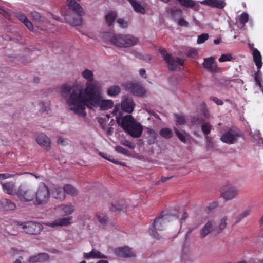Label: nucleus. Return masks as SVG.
<instances>
[{"label":"nucleus","instance_id":"f257e3e1","mask_svg":"<svg viewBox=\"0 0 263 263\" xmlns=\"http://www.w3.org/2000/svg\"><path fill=\"white\" fill-rule=\"evenodd\" d=\"M69 106L73 105L70 109L72 110L76 115L85 117L86 116L85 111L86 106H88L91 101L89 96L87 95L84 90L81 89H74L69 95L66 100Z\"/></svg>","mask_w":263,"mask_h":263},{"label":"nucleus","instance_id":"f03ea898","mask_svg":"<svg viewBox=\"0 0 263 263\" xmlns=\"http://www.w3.org/2000/svg\"><path fill=\"white\" fill-rule=\"evenodd\" d=\"M84 91L89 96L90 102L88 108L92 109L93 107L100 106L102 110H108L114 106V102L111 100H102V95L100 88H97L94 85L89 84Z\"/></svg>","mask_w":263,"mask_h":263},{"label":"nucleus","instance_id":"7ed1b4c3","mask_svg":"<svg viewBox=\"0 0 263 263\" xmlns=\"http://www.w3.org/2000/svg\"><path fill=\"white\" fill-rule=\"evenodd\" d=\"M117 122L120 124L122 128L134 138L141 136L143 128L142 126L135 121L134 117L130 115H126L123 118H117Z\"/></svg>","mask_w":263,"mask_h":263},{"label":"nucleus","instance_id":"20e7f679","mask_svg":"<svg viewBox=\"0 0 263 263\" xmlns=\"http://www.w3.org/2000/svg\"><path fill=\"white\" fill-rule=\"evenodd\" d=\"M66 1L69 8L77 14V16L72 18L70 16L67 15L65 16V20L71 26L80 25L82 23V16L84 14L83 8L75 0H66Z\"/></svg>","mask_w":263,"mask_h":263},{"label":"nucleus","instance_id":"39448f33","mask_svg":"<svg viewBox=\"0 0 263 263\" xmlns=\"http://www.w3.org/2000/svg\"><path fill=\"white\" fill-rule=\"evenodd\" d=\"M169 216L161 214L153 220L149 229V234L154 238L159 239V235L156 231H162L166 223L169 221Z\"/></svg>","mask_w":263,"mask_h":263},{"label":"nucleus","instance_id":"423d86ee","mask_svg":"<svg viewBox=\"0 0 263 263\" xmlns=\"http://www.w3.org/2000/svg\"><path fill=\"white\" fill-rule=\"evenodd\" d=\"M112 44L119 47H128L135 45L138 39L131 35L116 34L110 39Z\"/></svg>","mask_w":263,"mask_h":263},{"label":"nucleus","instance_id":"0eeeda50","mask_svg":"<svg viewBox=\"0 0 263 263\" xmlns=\"http://www.w3.org/2000/svg\"><path fill=\"white\" fill-rule=\"evenodd\" d=\"M15 193L20 200L23 202H30L35 198V192L26 184H21Z\"/></svg>","mask_w":263,"mask_h":263},{"label":"nucleus","instance_id":"6e6552de","mask_svg":"<svg viewBox=\"0 0 263 263\" xmlns=\"http://www.w3.org/2000/svg\"><path fill=\"white\" fill-rule=\"evenodd\" d=\"M159 52L163 57L164 60L168 65V68L171 71L175 70L177 68L176 64L182 66L184 64V60L177 57L174 58L171 54L167 52L166 49L163 48H159Z\"/></svg>","mask_w":263,"mask_h":263},{"label":"nucleus","instance_id":"1a4fd4ad","mask_svg":"<svg viewBox=\"0 0 263 263\" xmlns=\"http://www.w3.org/2000/svg\"><path fill=\"white\" fill-rule=\"evenodd\" d=\"M50 193L48 186L44 183H41L36 192L35 198L37 204H43L47 203L50 198Z\"/></svg>","mask_w":263,"mask_h":263},{"label":"nucleus","instance_id":"9d476101","mask_svg":"<svg viewBox=\"0 0 263 263\" xmlns=\"http://www.w3.org/2000/svg\"><path fill=\"white\" fill-rule=\"evenodd\" d=\"M240 136L238 129L230 128L221 136L220 140L224 143L231 144L234 143Z\"/></svg>","mask_w":263,"mask_h":263},{"label":"nucleus","instance_id":"9b49d317","mask_svg":"<svg viewBox=\"0 0 263 263\" xmlns=\"http://www.w3.org/2000/svg\"><path fill=\"white\" fill-rule=\"evenodd\" d=\"M21 225L23 226L24 232L31 235L39 234L43 228L41 224L33 221H27L24 223H21Z\"/></svg>","mask_w":263,"mask_h":263},{"label":"nucleus","instance_id":"f8f14e48","mask_svg":"<svg viewBox=\"0 0 263 263\" xmlns=\"http://www.w3.org/2000/svg\"><path fill=\"white\" fill-rule=\"evenodd\" d=\"M124 88L137 96H143L145 93L144 89L139 84L128 82L123 85Z\"/></svg>","mask_w":263,"mask_h":263},{"label":"nucleus","instance_id":"ddd939ff","mask_svg":"<svg viewBox=\"0 0 263 263\" xmlns=\"http://www.w3.org/2000/svg\"><path fill=\"white\" fill-rule=\"evenodd\" d=\"M202 66L204 69L212 73L218 72L219 69L214 58L212 56L204 58Z\"/></svg>","mask_w":263,"mask_h":263},{"label":"nucleus","instance_id":"4468645a","mask_svg":"<svg viewBox=\"0 0 263 263\" xmlns=\"http://www.w3.org/2000/svg\"><path fill=\"white\" fill-rule=\"evenodd\" d=\"M215 225L216 222L214 220L208 221L200 231V238H203L205 237L212 231L216 232Z\"/></svg>","mask_w":263,"mask_h":263},{"label":"nucleus","instance_id":"2eb2a0df","mask_svg":"<svg viewBox=\"0 0 263 263\" xmlns=\"http://www.w3.org/2000/svg\"><path fill=\"white\" fill-rule=\"evenodd\" d=\"M238 190L234 186H229L221 191V196L226 200H231L236 197Z\"/></svg>","mask_w":263,"mask_h":263},{"label":"nucleus","instance_id":"dca6fc26","mask_svg":"<svg viewBox=\"0 0 263 263\" xmlns=\"http://www.w3.org/2000/svg\"><path fill=\"white\" fill-rule=\"evenodd\" d=\"M114 252L118 256L122 257H131L135 256L132 249L127 246L117 248L115 249Z\"/></svg>","mask_w":263,"mask_h":263},{"label":"nucleus","instance_id":"f3484780","mask_svg":"<svg viewBox=\"0 0 263 263\" xmlns=\"http://www.w3.org/2000/svg\"><path fill=\"white\" fill-rule=\"evenodd\" d=\"M135 107V103L133 99L124 98L121 102V108L123 110L128 113H132Z\"/></svg>","mask_w":263,"mask_h":263},{"label":"nucleus","instance_id":"a211bd4d","mask_svg":"<svg viewBox=\"0 0 263 263\" xmlns=\"http://www.w3.org/2000/svg\"><path fill=\"white\" fill-rule=\"evenodd\" d=\"M52 197L60 201H63L65 198L64 187L54 186L51 190L50 193Z\"/></svg>","mask_w":263,"mask_h":263},{"label":"nucleus","instance_id":"6ab92c4d","mask_svg":"<svg viewBox=\"0 0 263 263\" xmlns=\"http://www.w3.org/2000/svg\"><path fill=\"white\" fill-rule=\"evenodd\" d=\"M82 76L84 79L87 80L85 88H87L89 84H93L97 88H100L98 82L93 79V73L92 71L86 69L82 72Z\"/></svg>","mask_w":263,"mask_h":263},{"label":"nucleus","instance_id":"aec40b11","mask_svg":"<svg viewBox=\"0 0 263 263\" xmlns=\"http://www.w3.org/2000/svg\"><path fill=\"white\" fill-rule=\"evenodd\" d=\"M36 142L40 146L44 147L47 150L50 148V140L44 134L38 135L36 138Z\"/></svg>","mask_w":263,"mask_h":263},{"label":"nucleus","instance_id":"412c9836","mask_svg":"<svg viewBox=\"0 0 263 263\" xmlns=\"http://www.w3.org/2000/svg\"><path fill=\"white\" fill-rule=\"evenodd\" d=\"M0 208L6 211L14 210L16 209V204L11 200L4 198L0 201Z\"/></svg>","mask_w":263,"mask_h":263},{"label":"nucleus","instance_id":"4be33fe9","mask_svg":"<svg viewBox=\"0 0 263 263\" xmlns=\"http://www.w3.org/2000/svg\"><path fill=\"white\" fill-rule=\"evenodd\" d=\"M71 219V217L59 218L52 222L47 223V225L52 228L58 226H66L70 224Z\"/></svg>","mask_w":263,"mask_h":263},{"label":"nucleus","instance_id":"5701e85b","mask_svg":"<svg viewBox=\"0 0 263 263\" xmlns=\"http://www.w3.org/2000/svg\"><path fill=\"white\" fill-rule=\"evenodd\" d=\"M201 3L213 8H217L218 9H222L224 7V4L221 0H204L202 1Z\"/></svg>","mask_w":263,"mask_h":263},{"label":"nucleus","instance_id":"b1692460","mask_svg":"<svg viewBox=\"0 0 263 263\" xmlns=\"http://www.w3.org/2000/svg\"><path fill=\"white\" fill-rule=\"evenodd\" d=\"M84 257L86 259L89 258H107V256L102 254L96 249H92L89 253H84Z\"/></svg>","mask_w":263,"mask_h":263},{"label":"nucleus","instance_id":"393cba45","mask_svg":"<svg viewBox=\"0 0 263 263\" xmlns=\"http://www.w3.org/2000/svg\"><path fill=\"white\" fill-rule=\"evenodd\" d=\"M253 61L255 62L257 69H260L262 67V57L260 51L256 48L253 50Z\"/></svg>","mask_w":263,"mask_h":263},{"label":"nucleus","instance_id":"a878e982","mask_svg":"<svg viewBox=\"0 0 263 263\" xmlns=\"http://www.w3.org/2000/svg\"><path fill=\"white\" fill-rule=\"evenodd\" d=\"M132 6L133 9L137 13L144 14L145 13V8L136 0H128Z\"/></svg>","mask_w":263,"mask_h":263},{"label":"nucleus","instance_id":"bb28decb","mask_svg":"<svg viewBox=\"0 0 263 263\" xmlns=\"http://www.w3.org/2000/svg\"><path fill=\"white\" fill-rule=\"evenodd\" d=\"M126 209L127 206L125 204V201L123 199L120 200L117 204H112L110 208V211L112 212L125 211Z\"/></svg>","mask_w":263,"mask_h":263},{"label":"nucleus","instance_id":"cd10ccee","mask_svg":"<svg viewBox=\"0 0 263 263\" xmlns=\"http://www.w3.org/2000/svg\"><path fill=\"white\" fill-rule=\"evenodd\" d=\"M49 258V255L46 253H39L37 255L33 256L30 257L29 261L30 262H42L47 260Z\"/></svg>","mask_w":263,"mask_h":263},{"label":"nucleus","instance_id":"c85d7f7f","mask_svg":"<svg viewBox=\"0 0 263 263\" xmlns=\"http://www.w3.org/2000/svg\"><path fill=\"white\" fill-rule=\"evenodd\" d=\"M15 188V184L12 182H8L2 183V189L3 191L9 195L14 194V190Z\"/></svg>","mask_w":263,"mask_h":263},{"label":"nucleus","instance_id":"c756f323","mask_svg":"<svg viewBox=\"0 0 263 263\" xmlns=\"http://www.w3.org/2000/svg\"><path fill=\"white\" fill-rule=\"evenodd\" d=\"M117 17V13L115 11H110L105 16V21L107 25L109 27L112 25L114 21Z\"/></svg>","mask_w":263,"mask_h":263},{"label":"nucleus","instance_id":"7c9ffc66","mask_svg":"<svg viewBox=\"0 0 263 263\" xmlns=\"http://www.w3.org/2000/svg\"><path fill=\"white\" fill-rule=\"evenodd\" d=\"M228 218L226 216H223L220 220V222L218 226L215 225V230L216 233H220L226 228L227 225Z\"/></svg>","mask_w":263,"mask_h":263},{"label":"nucleus","instance_id":"2f4dec72","mask_svg":"<svg viewBox=\"0 0 263 263\" xmlns=\"http://www.w3.org/2000/svg\"><path fill=\"white\" fill-rule=\"evenodd\" d=\"M63 187L65 194L67 193L72 196H76L78 194V190L70 184H65Z\"/></svg>","mask_w":263,"mask_h":263},{"label":"nucleus","instance_id":"473e14b6","mask_svg":"<svg viewBox=\"0 0 263 263\" xmlns=\"http://www.w3.org/2000/svg\"><path fill=\"white\" fill-rule=\"evenodd\" d=\"M121 92V88L119 86L113 85L107 90V95L110 97H115L119 95Z\"/></svg>","mask_w":263,"mask_h":263},{"label":"nucleus","instance_id":"72a5a7b5","mask_svg":"<svg viewBox=\"0 0 263 263\" xmlns=\"http://www.w3.org/2000/svg\"><path fill=\"white\" fill-rule=\"evenodd\" d=\"M252 211L251 207H248L236 217L235 223H239L242 219L248 216Z\"/></svg>","mask_w":263,"mask_h":263},{"label":"nucleus","instance_id":"f704fd0d","mask_svg":"<svg viewBox=\"0 0 263 263\" xmlns=\"http://www.w3.org/2000/svg\"><path fill=\"white\" fill-rule=\"evenodd\" d=\"M171 15L175 21L178 20L182 16V12L181 9L176 7L172 8L170 10Z\"/></svg>","mask_w":263,"mask_h":263},{"label":"nucleus","instance_id":"c9c22d12","mask_svg":"<svg viewBox=\"0 0 263 263\" xmlns=\"http://www.w3.org/2000/svg\"><path fill=\"white\" fill-rule=\"evenodd\" d=\"M160 135L165 139H170L172 136V132L169 128H163L159 132Z\"/></svg>","mask_w":263,"mask_h":263},{"label":"nucleus","instance_id":"e433bc0d","mask_svg":"<svg viewBox=\"0 0 263 263\" xmlns=\"http://www.w3.org/2000/svg\"><path fill=\"white\" fill-rule=\"evenodd\" d=\"M61 208L64 215H70L74 210V206L71 204L62 205Z\"/></svg>","mask_w":263,"mask_h":263},{"label":"nucleus","instance_id":"4c0bfd02","mask_svg":"<svg viewBox=\"0 0 263 263\" xmlns=\"http://www.w3.org/2000/svg\"><path fill=\"white\" fill-rule=\"evenodd\" d=\"M71 91V86L68 85H64L61 88V96L63 97L67 98Z\"/></svg>","mask_w":263,"mask_h":263},{"label":"nucleus","instance_id":"58836bf2","mask_svg":"<svg viewBox=\"0 0 263 263\" xmlns=\"http://www.w3.org/2000/svg\"><path fill=\"white\" fill-rule=\"evenodd\" d=\"M205 122L204 118L199 117H193L191 119L192 124L195 125H202Z\"/></svg>","mask_w":263,"mask_h":263},{"label":"nucleus","instance_id":"ea45409f","mask_svg":"<svg viewBox=\"0 0 263 263\" xmlns=\"http://www.w3.org/2000/svg\"><path fill=\"white\" fill-rule=\"evenodd\" d=\"M100 155L104 158L107 159V160L114 163L115 164L124 165V164L121 162H120L118 160L114 159L112 156H106L105 154L102 152L99 153Z\"/></svg>","mask_w":263,"mask_h":263},{"label":"nucleus","instance_id":"a19ab883","mask_svg":"<svg viewBox=\"0 0 263 263\" xmlns=\"http://www.w3.org/2000/svg\"><path fill=\"white\" fill-rule=\"evenodd\" d=\"M212 128V125L209 122H205L201 125V130L202 133L205 135H208L210 134Z\"/></svg>","mask_w":263,"mask_h":263},{"label":"nucleus","instance_id":"79ce46f5","mask_svg":"<svg viewBox=\"0 0 263 263\" xmlns=\"http://www.w3.org/2000/svg\"><path fill=\"white\" fill-rule=\"evenodd\" d=\"M96 216L98 219L99 222L102 225H105L108 221V217L106 215L102 213L97 214Z\"/></svg>","mask_w":263,"mask_h":263},{"label":"nucleus","instance_id":"37998d69","mask_svg":"<svg viewBox=\"0 0 263 263\" xmlns=\"http://www.w3.org/2000/svg\"><path fill=\"white\" fill-rule=\"evenodd\" d=\"M13 14L16 18H17L23 23H24L25 21H26V20L28 19L27 16L21 11H15L14 12Z\"/></svg>","mask_w":263,"mask_h":263},{"label":"nucleus","instance_id":"c03bdc74","mask_svg":"<svg viewBox=\"0 0 263 263\" xmlns=\"http://www.w3.org/2000/svg\"><path fill=\"white\" fill-rule=\"evenodd\" d=\"M233 57L231 54H222L219 58L218 61L220 62H224L231 61Z\"/></svg>","mask_w":263,"mask_h":263},{"label":"nucleus","instance_id":"a18cd8bd","mask_svg":"<svg viewBox=\"0 0 263 263\" xmlns=\"http://www.w3.org/2000/svg\"><path fill=\"white\" fill-rule=\"evenodd\" d=\"M254 80L257 85L261 86V77L259 69L255 73Z\"/></svg>","mask_w":263,"mask_h":263},{"label":"nucleus","instance_id":"49530a36","mask_svg":"<svg viewBox=\"0 0 263 263\" xmlns=\"http://www.w3.org/2000/svg\"><path fill=\"white\" fill-rule=\"evenodd\" d=\"M209 38L208 33H202L198 36L197 43L199 44L204 43Z\"/></svg>","mask_w":263,"mask_h":263},{"label":"nucleus","instance_id":"de8ad7c7","mask_svg":"<svg viewBox=\"0 0 263 263\" xmlns=\"http://www.w3.org/2000/svg\"><path fill=\"white\" fill-rule=\"evenodd\" d=\"M186 55L190 58H196L198 57V51L195 49L191 48L187 51Z\"/></svg>","mask_w":263,"mask_h":263},{"label":"nucleus","instance_id":"09e8293b","mask_svg":"<svg viewBox=\"0 0 263 263\" xmlns=\"http://www.w3.org/2000/svg\"><path fill=\"white\" fill-rule=\"evenodd\" d=\"M31 17L36 22H40L42 21V17L40 13L35 11H32L30 13Z\"/></svg>","mask_w":263,"mask_h":263},{"label":"nucleus","instance_id":"8fccbe9b","mask_svg":"<svg viewBox=\"0 0 263 263\" xmlns=\"http://www.w3.org/2000/svg\"><path fill=\"white\" fill-rule=\"evenodd\" d=\"M174 131H175L176 135H177L178 138L180 139V140L181 141H182V142L185 143L186 142V138H185L184 135L182 133H181L178 130V129L176 128H174Z\"/></svg>","mask_w":263,"mask_h":263},{"label":"nucleus","instance_id":"3c124183","mask_svg":"<svg viewBox=\"0 0 263 263\" xmlns=\"http://www.w3.org/2000/svg\"><path fill=\"white\" fill-rule=\"evenodd\" d=\"M249 20V15L246 13H242L240 16L239 21L241 24H245Z\"/></svg>","mask_w":263,"mask_h":263},{"label":"nucleus","instance_id":"603ef678","mask_svg":"<svg viewBox=\"0 0 263 263\" xmlns=\"http://www.w3.org/2000/svg\"><path fill=\"white\" fill-rule=\"evenodd\" d=\"M149 132L152 135V138L151 139H148V143L149 144H152L155 142L157 138V135L155 131L153 129H149Z\"/></svg>","mask_w":263,"mask_h":263},{"label":"nucleus","instance_id":"864d4df0","mask_svg":"<svg viewBox=\"0 0 263 263\" xmlns=\"http://www.w3.org/2000/svg\"><path fill=\"white\" fill-rule=\"evenodd\" d=\"M115 149L117 152H118L119 153L123 154L125 155H127L128 154V151L124 147L121 146H117L115 147Z\"/></svg>","mask_w":263,"mask_h":263},{"label":"nucleus","instance_id":"5fc2aeb1","mask_svg":"<svg viewBox=\"0 0 263 263\" xmlns=\"http://www.w3.org/2000/svg\"><path fill=\"white\" fill-rule=\"evenodd\" d=\"M21 174V173H17L16 174H10L9 173H3V174H0V177H1L2 180H4L6 179L13 177L16 175H19Z\"/></svg>","mask_w":263,"mask_h":263},{"label":"nucleus","instance_id":"6e6d98bb","mask_svg":"<svg viewBox=\"0 0 263 263\" xmlns=\"http://www.w3.org/2000/svg\"><path fill=\"white\" fill-rule=\"evenodd\" d=\"M176 122L177 124L180 125H184L186 123V120L183 116H181L179 115L176 116Z\"/></svg>","mask_w":263,"mask_h":263},{"label":"nucleus","instance_id":"4d7b16f0","mask_svg":"<svg viewBox=\"0 0 263 263\" xmlns=\"http://www.w3.org/2000/svg\"><path fill=\"white\" fill-rule=\"evenodd\" d=\"M117 22L119 23L120 26L122 28H126L128 26L127 22L123 18H119L117 20Z\"/></svg>","mask_w":263,"mask_h":263},{"label":"nucleus","instance_id":"13d9d810","mask_svg":"<svg viewBox=\"0 0 263 263\" xmlns=\"http://www.w3.org/2000/svg\"><path fill=\"white\" fill-rule=\"evenodd\" d=\"M23 23L25 24V25L28 28V29L29 30H30V31L33 30V25L32 24V23L30 20L27 19L26 20V21H25Z\"/></svg>","mask_w":263,"mask_h":263},{"label":"nucleus","instance_id":"bf43d9fd","mask_svg":"<svg viewBox=\"0 0 263 263\" xmlns=\"http://www.w3.org/2000/svg\"><path fill=\"white\" fill-rule=\"evenodd\" d=\"M178 21V23L180 26L188 27L189 25L188 22L183 18H179Z\"/></svg>","mask_w":263,"mask_h":263},{"label":"nucleus","instance_id":"052dcab7","mask_svg":"<svg viewBox=\"0 0 263 263\" xmlns=\"http://www.w3.org/2000/svg\"><path fill=\"white\" fill-rule=\"evenodd\" d=\"M210 99L218 105H222L223 104V102L221 100L216 97H211Z\"/></svg>","mask_w":263,"mask_h":263},{"label":"nucleus","instance_id":"680f3d73","mask_svg":"<svg viewBox=\"0 0 263 263\" xmlns=\"http://www.w3.org/2000/svg\"><path fill=\"white\" fill-rule=\"evenodd\" d=\"M0 13L2 15H3L5 17H6V18H7L8 19H9V18L10 17V14H9L8 11H7L6 10H5V9H4L3 8L0 11Z\"/></svg>","mask_w":263,"mask_h":263},{"label":"nucleus","instance_id":"e2e57ef3","mask_svg":"<svg viewBox=\"0 0 263 263\" xmlns=\"http://www.w3.org/2000/svg\"><path fill=\"white\" fill-rule=\"evenodd\" d=\"M218 206V203L217 202H213L211 203L208 207V210L210 211L214 209H215L216 207Z\"/></svg>","mask_w":263,"mask_h":263},{"label":"nucleus","instance_id":"0e129e2a","mask_svg":"<svg viewBox=\"0 0 263 263\" xmlns=\"http://www.w3.org/2000/svg\"><path fill=\"white\" fill-rule=\"evenodd\" d=\"M42 105L43 106V108H42V111H47L49 108V104L47 103H42Z\"/></svg>","mask_w":263,"mask_h":263},{"label":"nucleus","instance_id":"69168bd1","mask_svg":"<svg viewBox=\"0 0 263 263\" xmlns=\"http://www.w3.org/2000/svg\"><path fill=\"white\" fill-rule=\"evenodd\" d=\"M65 142V141L64 139L62 137H61L60 136L58 137L57 142L58 144L64 145Z\"/></svg>","mask_w":263,"mask_h":263},{"label":"nucleus","instance_id":"338daca9","mask_svg":"<svg viewBox=\"0 0 263 263\" xmlns=\"http://www.w3.org/2000/svg\"><path fill=\"white\" fill-rule=\"evenodd\" d=\"M172 178V176H171V177H164V176H162L161 178L160 182L161 183L165 182L166 181H167V180H170V179H171Z\"/></svg>","mask_w":263,"mask_h":263},{"label":"nucleus","instance_id":"774afa93","mask_svg":"<svg viewBox=\"0 0 263 263\" xmlns=\"http://www.w3.org/2000/svg\"><path fill=\"white\" fill-rule=\"evenodd\" d=\"M139 73L142 77L146 78V76H144L146 73V70L144 69H141L139 71Z\"/></svg>","mask_w":263,"mask_h":263}]
</instances>
